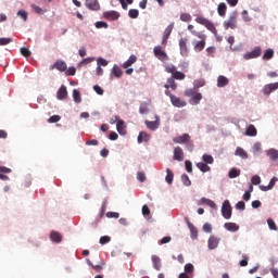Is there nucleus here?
I'll use <instances>...</instances> for the list:
<instances>
[{"instance_id":"obj_19","label":"nucleus","mask_w":278,"mask_h":278,"mask_svg":"<svg viewBox=\"0 0 278 278\" xmlns=\"http://www.w3.org/2000/svg\"><path fill=\"white\" fill-rule=\"evenodd\" d=\"M50 240L52 242H55L56 244H60V242H62V233L55 231V230H52L50 232Z\"/></svg>"},{"instance_id":"obj_10","label":"nucleus","mask_w":278,"mask_h":278,"mask_svg":"<svg viewBox=\"0 0 278 278\" xmlns=\"http://www.w3.org/2000/svg\"><path fill=\"white\" fill-rule=\"evenodd\" d=\"M170 103H172V105H174V108H186V105H188L186 100H182L181 98H179L177 96H172Z\"/></svg>"},{"instance_id":"obj_7","label":"nucleus","mask_w":278,"mask_h":278,"mask_svg":"<svg viewBox=\"0 0 278 278\" xmlns=\"http://www.w3.org/2000/svg\"><path fill=\"white\" fill-rule=\"evenodd\" d=\"M275 90H278V81L265 85L262 89V93L265 97H270V94H273V92H275Z\"/></svg>"},{"instance_id":"obj_45","label":"nucleus","mask_w":278,"mask_h":278,"mask_svg":"<svg viewBox=\"0 0 278 278\" xmlns=\"http://www.w3.org/2000/svg\"><path fill=\"white\" fill-rule=\"evenodd\" d=\"M170 34H173V24L165 28L163 37L170 38Z\"/></svg>"},{"instance_id":"obj_11","label":"nucleus","mask_w":278,"mask_h":278,"mask_svg":"<svg viewBox=\"0 0 278 278\" xmlns=\"http://www.w3.org/2000/svg\"><path fill=\"white\" fill-rule=\"evenodd\" d=\"M184 149H181V147L174 148L173 160H175L176 162H184Z\"/></svg>"},{"instance_id":"obj_46","label":"nucleus","mask_w":278,"mask_h":278,"mask_svg":"<svg viewBox=\"0 0 278 278\" xmlns=\"http://www.w3.org/2000/svg\"><path fill=\"white\" fill-rule=\"evenodd\" d=\"M251 182L253 184V186H260V184H262V178L258 175H254L251 178Z\"/></svg>"},{"instance_id":"obj_33","label":"nucleus","mask_w":278,"mask_h":278,"mask_svg":"<svg viewBox=\"0 0 278 278\" xmlns=\"http://www.w3.org/2000/svg\"><path fill=\"white\" fill-rule=\"evenodd\" d=\"M138 58L136 55H130L129 59L123 64V68H129L132 64H136Z\"/></svg>"},{"instance_id":"obj_27","label":"nucleus","mask_w":278,"mask_h":278,"mask_svg":"<svg viewBox=\"0 0 278 278\" xmlns=\"http://www.w3.org/2000/svg\"><path fill=\"white\" fill-rule=\"evenodd\" d=\"M201 99H203V94L194 93V96L190 99L189 103L191 105H199L201 103Z\"/></svg>"},{"instance_id":"obj_1","label":"nucleus","mask_w":278,"mask_h":278,"mask_svg":"<svg viewBox=\"0 0 278 278\" xmlns=\"http://www.w3.org/2000/svg\"><path fill=\"white\" fill-rule=\"evenodd\" d=\"M194 35H195V38H199L200 40L192 41L193 50L195 51V53H201V51H203V49H205L207 36L203 33L202 34L194 33Z\"/></svg>"},{"instance_id":"obj_49","label":"nucleus","mask_w":278,"mask_h":278,"mask_svg":"<svg viewBox=\"0 0 278 278\" xmlns=\"http://www.w3.org/2000/svg\"><path fill=\"white\" fill-rule=\"evenodd\" d=\"M10 42H12V38H0V47H5V45H10Z\"/></svg>"},{"instance_id":"obj_43","label":"nucleus","mask_w":278,"mask_h":278,"mask_svg":"<svg viewBox=\"0 0 278 278\" xmlns=\"http://www.w3.org/2000/svg\"><path fill=\"white\" fill-rule=\"evenodd\" d=\"M267 225L269 229H271V231H277V224L275 223V220H273V218L267 219Z\"/></svg>"},{"instance_id":"obj_41","label":"nucleus","mask_w":278,"mask_h":278,"mask_svg":"<svg viewBox=\"0 0 278 278\" xmlns=\"http://www.w3.org/2000/svg\"><path fill=\"white\" fill-rule=\"evenodd\" d=\"M128 16L129 18H138V16H140V11H138V9H130L128 11Z\"/></svg>"},{"instance_id":"obj_39","label":"nucleus","mask_w":278,"mask_h":278,"mask_svg":"<svg viewBox=\"0 0 278 278\" xmlns=\"http://www.w3.org/2000/svg\"><path fill=\"white\" fill-rule=\"evenodd\" d=\"M202 160L204 164H214V156L210 155V154H203L202 155Z\"/></svg>"},{"instance_id":"obj_61","label":"nucleus","mask_w":278,"mask_h":278,"mask_svg":"<svg viewBox=\"0 0 278 278\" xmlns=\"http://www.w3.org/2000/svg\"><path fill=\"white\" fill-rule=\"evenodd\" d=\"M185 167H186L187 173H192V162L186 161Z\"/></svg>"},{"instance_id":"obj_50","label":"nucleus","mask_w":278,"mask_h":278,"mask_svg":"<svg viewBox=\"0 0 278 278\" xmlns=\"http://www.w3.org/2000/svg\"><path fill=\"white\" fill-rule=\"evenodd\" d=\"M191 18H192V17H191L190 14H188V13H181V14H180V21H184V23L190 22Z\"/></svg>"},{"instance_id":"obj_21","label":"nucleus","mask_w":278,"mask_h":278,"mask_svg":"<svg viewBox=\"0 0 278 278\" xmlns=\"http://www.w3.org/2000/svg\"><path fill=\"white\" fill-rule=\"evenodd\" d=\"M151 260H152V264H153V267L155 268V270H161L162 260L160 258V256L152 255Z\"/></svg>"},{"instance_id":"obj_16","label":"nucleus","mask_w":278,"mask_h":278,"mask_svg":"<svg viewBox=\"0 0 278 278\" xmlns=\"http://www.w3.org/2000/svg\"><path fill=\"white\" fill-rule=\"evenodd\" d=\"M185 220H186V223L188 225V228L190 230L191 238L193 240H195V238H198L199 230H197V227H194L193 224L190 223V219H188V217H186Z\"/></svg>"},{"instance_id":"obj_54","label":"nucleus","mask_w":278,"mask_h":278,"mask_svg":"<svg viewBox=\"0 0 278 278\" xmlns=\"http://www.w3.org/2000/svg\"><path fill=\"white\" fill-rule=\"evenodd\" d=\"M77 73V70L75 67H68V70L65 71V75L73 77Z\"/></svg>"},{"instance_id":"obj_6","label":"nucleus","mask_w":278,"mask_h":278,"mask_svg":"<svg viewBox=\"0 0 278 278\" xmlns=\"http://www.w3.org/2000/svg\"><path fill=\"white\" fill-rule=\"evenodd\" d=\"M231 203H229V200H226L222 205V216L226 218V220H229L231 218Z\"/></svg>"},{"instance_id":"obj_29","label":"nucleus","mask_w":278,"mask_h":278,"mask_svg":"<svg viewBox=\"0 0 278 278\" xmlns=\"http://www.w3.org/2000/svg\"><path fill=\"white\" fill-rule=\"evenodd\" d=\"M164 88H166V90L169 88L172 90H177V83H175L174 78H167V84L164 85Z\"/></svg>"},{"instance_id":"obj_57","label":"nucleus","mask_w":278,"mask_h":278,"mask_svg":"<svg viewBox=\"0 0 278 278\" xmlns=\"http://www.w3.org/2000/svg\"><path fill=\"white\" fill-rule=\"evenodd\" d=\"M194 271V265L188 263L185 265V273H193Z\"/></svg>"},{"instance_id":"obj_25","label":"nucleus","mask_w":278,"mask_h":278,"mask_svg":"<svg viewBox=\"0 0 278 278\" xmlns=\"http://www.w3.org/2000/svg\"><path fill=\"white\" fill-rule=\"evenodd\" d=\"M235 155H238L239 157H241V160H249V153H247V151H244V149L240 147L236 149Z\"/></svg>"},{"instance_id":"obj_13","label":"nucleus","mask_w":278,"mask_h":278,"mask_svg":"<svg viewBox=\"0 0 278 278\" xmlns=\"http://www.w3.org/2000/svg\"><path fill=\"white\" fill-rule=\"evenodd\" d=\"M154 122L146 121L144 124L150 131H155L160 127V117L156 116Z\"/></svg>"},{"instance_id":"obj_2","label":"nucleus","mask_w":278,"mask_h":278,"mask_svg":"<svg viewBox=\"0 0 278 278\" xmlns=\"http://www.w3.org/2000/svg\"><path fill=\"white\" fill-rule=\"evenodd\" d=\"M195 23H199V25H203L204 27H206V29L214 34V36H218V30L216 29V26H214V23H212V21L205 18L204 16H197Z\"/></svg>"},{"instance_id":"obj_9","label":"nucleus","mask_w":278,"mask_h":278,"mask_svg":"<svg viewBox=\"0 0 278 278\" xmlns=\"http://www.w3.org/2000/svg\"><path fill=\"white\" fill-rule=\"evenodd\" d=\"M173 142H175V144H187L190 142V136L188 134H182L181 136L174 137Z\"/></svg>"},{"instance_id":"obj_38","label":"nucleus","mask_w":278,"mask_h":278,"mask_svg":"<svg viewBox=\"0 0 278 278\" xmlns=\"http://www.w3.org/2000/svg\"><path fill=\"white\" fill-rule=\"evenodd\" d=\"M73 100L75 103H81V93L79 92V90H73Z\"/></svg>"},{"instance_id":"obj_52","label":"nucleus","mask_w":278,"mask_h":278,"mask_svg":"<svg viewBox=\"0 0 278 278\" xmlns=\"http://www.w3.org/2000/svg\"><path fill=\"white\" fill-rule=\"evenodd\" d=\"M21 53L24 55V58H29L31 55V51L28 50V48H21Z\"/></svg>"},{"instance_id":"obj_40","label":"nucleus","mask_w":278,"mask_h":278,"mask_svg":"<svg viewBox=\"0 0 278 278\" xmlns=\"http://www.w3.org/2000/svg\"><path fill=\"white\" fill-rule=\"evenodd\" d=\"M228 177L230 179H236V177H240V169L238 168H231L229 174H228Z\"/></svg>"},{"instance_id":"obj_3","label":"nucleus","mask_w":278,"mask_h":278,"mask_svg":"<svg viewBox=\"0 0 278 278\" xmlns=\"http://www.w3.org/2000/svg\"><path fill=\"white\" fill-rule=\"evenodd\" d=\"M236 27H238V11L231 12L228 21L224 22L225 29H236Z\"/></svg>"},{"instance_id":"obj_30","label":"nucleus","mask_w":278,"mask_h":278,"mask_svg":"<svg viewBox=\"0 0 278 278\" xmlns=\"http://www.w3.org/2000/svg\"><path fill=\"white\" fill-rule=\"evenodd\" d=\"M149 140H150L149 134L144 131L139 132V136H138L139 144H142V142H149Z\"/></svg>"},{"instance_id":"obj_37","label":"nucleus","mask_w":278,"mask_h":278,"mask_svg":"<svg viewBox=\"0 0 278 278\" xmlns=\"http://www.w3.org/2000/svg\"><path fill=\"white\" fill-rule=\"evenodd\" d=\"M172 79H177L179 81L186 79V74L184 72L176 71L174 75H172Z\"/></svg>"},{"instance_id":"obj_63","label":"nucleus","mask_w":278,"mask_h":278,"mask_svg":"<svg viewBox=\"0 0 278 278\" xmlns=\"http://www.w3.org/2000/svg\"><path fill=\"white\" fill-rule=\"evenodd\" d=\"M17 16H21V18H23V21H27V12L26 11L20 10L17 12Z\"/></svg>"},{"instance_id":"obj_58","label":"nucleus","mask_w":278,"mask_h":278,"mask_svg":"<svg viewBox=\"0 0 278 278\" xmlns=\"http://www.w3.org/2000/svg\"><path fill=\"white\" fill-rule=\"evenodd\" d=\"M203 231H205L206 233H212V224L205 223L203 225Z\"/></svg>"},{"instance_id":"obj_48","label":"nucleus","mask_w":278,"mask_h":278,"mask_svg":"<svg viewBox=\"0 0 278 278\" xmlns=\"http://www.w3.org/2000/svg\"><path fill=\"white\" fill-rule=\"evenodd\" d=\"M62 121V117L60 115H52L49 117L48 123H60Z\"/></svg>"},{"instance_id":"obj_44","label":"nucleus","mask_w":278,"mask_h":278,"mask_svg":"<svg viewBox=\"0 0 278 278\" xmlns=\"http://www.w3.org/2000/svg\"><path fill=\"white\" fill-rule=\"evenodd\" d=\"M181 181L184 186H192V181H190V177H188V175L186 174L181 176Z\"/></svg>"},{"instance_id":"obj_20","label":"nucleus","mask_w":278,"mask_h":278,"mask_svg":"<svg viewBox=\"0 0 278 278\" xmlns=\"http://www.w3.org/2000/svg\"><path fill=\"white\" fill-rule=\"evenodd\" d=\"M217 14H219L223 18L227 16V4L225 2H220L217 7Z\"/></svg>"},{"instance_id":"obj_24","label":"nucleus","mask_w":278,"mask_h":278,"mask_svg":"<svg viewBox=\"0 0 278 278\" xmlns=\"http://www.w3.org/2000/svg\"><path fill=\"white\" fill-rule=\"evenodd\" d=\"M199 205H207L208 207H212L213 210H216V203H214V201H212L207 198H202L200 200Z\"/></svg>"},{"instance_id":"obj_22","label":"nucleus","mask_w":278,"mask_h":278,"mask_svg":"<svg viewBox=\"0 0 278 278\" xmlns=\"http://www.w3.org/2000/svg\"><path fill=\"white\" fill-rule=\"evenodd\" d=\"M220 242V240H218V238L216 237H211L208 239V249L211 251H214V249H217L218 248V243Z\"/></svg>"},{"instance_id":"obj_26","label":"nucleus","mask_w":278,"mask_h":278,"mask_svg":"<svg viewBox=\"0 0 278 278\" xmlns=\"http://www.w3.org/2000/svg\"><path fill=\"white\" fill-rule=\"evenodd\" d=\"M229 84V78L225 76H218L217 78V87L218 88H225V86H228Z\"/></svg>"},{"instance_id":"obj_60","label":"nucleus","mask_w":278,"mask_h":278,"mask_svg":"<svg viewBox=\"0 0 278 278\" xmlns=\"http://www.w3.org/2000/svg\"><path fill=\"white\" fill-rule=\"evenodd\" d=\"M245 207H247V204H245L243 201H239V202L236 204V208H237V210L244 211Z\"/></svg>"},{"instance_id":"obj_59","label":"nucleus","mask_w":278,"mask_h":278,"mask_svg":"<svg viewBox=\"0 0 278 278\" xmlns=\"http://www.w3.org/2000/svg\"><path fill=\"white\" fill-rule=\"evenodd\" d=\"M121 214L116 212H108L106 213V218H119Z\"/></svg>"},{"instance_id":"obj_31","label":"nucleus","mask_w":278,"mask_h":278,"mask_svg":"<svg viewBox=\"0 0 278 278\" xmlns=\"http://www.w3.org/2000/svg\"><path fill=\"white\" fill-rule=\"evenodd\" d=\"M224 227L227 229V231H238L240 229V226H238L236 223H226Z\"/></svg>"},{"instance_id":"obj_51","label":"nucleus","mask_w":278,"mask_h":278,"mask_svg":"<svg viewBox=\"0 0 278 278\" xmlns=\"http://www.w3.org/2000/svg\"><path fill=\"white\" fill-rule=\"evenodd\" d=\"M166 73H170V75H174V73L177 71V67L175 65H167L165 67Z\"/></svg>"},{"instance_id":"obj_42","label":"nucleus","mask_w":278,"mask_h":278,"mask_svg":"<svg viewBox=\"0 0 278 278\" xmlns=\"http://www.w3.org/2000/svg\"><path fill=\"white\" fill-rule=\"evenodd\" d=\"M113 75L114 77H123V70L118 67V65L113 66Z\"/></svg>"},{"instance_id":"obj_35","label":"nucleus","mask_w":278,"mask_h":278,"mask_svg":"<svg viewBox=\"0 0 278 278\" xmlns=\"http://www.w3.org/2000/svg\"><path fill=\"white\" fill-rule=\"evenodd\" d=\"M275 58V51L273 49H267L263 54V60H273Z\"/></svg>"},{"instance_id":"obj_15","label":"nucleus","mask_w":278,"mask_h":278,"mask_svg":"<svg viewBox=\"0 0 278 278\" xmlns=\"http://www.w3.org/2000/svg\"><path fill=\"white\" fill-rule=\"evenodd\" d=\"M51 68H56V71H60L61 73H65L67 65L66 62L62 61V60H58L54 65L51 66Z\"/></svg>"},{"instance_id":"obj_28","label":"nucleus","mask_w":278,"mask_h":278,"mask_svg":"<svg viewBox=\"0 0 278 278\" xmlns=\"http://www.w3.org/2000/svg\"><path fill=\"white\" fill-rule=\"evenodd\" d=\"M195 166L199 168V170H201V173H210V170H212L207 163L200 162L197 163Z\"/></svg>"},{"instance_id":"obj_18","label":"nucleus","mask_w":278,"mask_h":278,"mask_svg":"<svg viewBox=\"0 0 278 278\" xmlns=\"http://www.w3.org/2000/svg\"><path fill=\"white\" fill-rule=\"evenodd\" d=\"M85 5L88 10H99L100 8L99 0H86Z\"/></svg>"},{"instance_id":"obj_12","label":"nucleus","mask_w":278,"mask_h":278,"mask_svg":"<svg viewBox=\"0 0 278 278\" xmlns=\"http://www.w3.org/2000/svg\"><path fill=\"white\" fill-rule=\"evenodd\" d=\"M103 16L106 21H118V18H121V13L116 11H108L103 13Z\"/></svg>"},{"instance_id":"obj_34","label":"nucleus","mask_w":278,"mask_h":278,"mask_svg":"<svg viewBox=\"0 0 278 278\" xmlns=\"http://www.w3.org/2000/svg\"><path fill=\"white\" fill-rule=\"evenodd\" d=\"M88 265L91 266V268H93L96 273H101V270H103V266L105 265V262H101L100 265H94L92 264V262L88 261Z\"/></svg>"},{"instance_id":"obj_5","label":"nucleus","mask_w":278,"mask_h":278,"mask_svg":"<svg viewBox=\"0 0 278 278\" xmlns=\"http://www.w3.org/2000/svg\"><path fill=\"white\" fill-rule=\"evenodd\" d=\"M153 53L155 58H157V60H160L161 62H166L168 60V54L166 53V51H164V49H162V46H155L153 49Z\"/></svg>"},{"instance_id":"obj_64","label":"nucleus","mask_w":278,"mask_h":278,"mask_svg":"<svg viewBox=\"0 0 278 278\" xmlns=\"http://www.w3.org/2000/svg\"><path fill=\"white\" fill-rule=\"evenodd\" d=\"M93 90H94V92H97V94H103V92H104V90H103V88H101V86H99V85H96V86H93Z\"/></svg>"},{"instance_id":"obj_23","label":"nucleus","mask_w":278,"mask_h":278,"mask_svg":"<svg viewBox=\"0 0 278 278\" xmlns=\"http://www.w3.org/2000/svg\"><path fill=\"white\" fill-rule=\"evenodd\" d=\"M266 155L269 157V160L276 162V160H278V150L271 148L266 151Z\"/></svg>"},{"instance_id":"obj_62","label":"nucleus","mask_w":278,"mask_h":278,"mask_svg":"<svg viewBox=\"0 0 278 278\" xmlns=\"http://www.w3.org/2000/svg\"><path fill=\"white\" fill-rule=\"evenodd\" d=\"M98 66H108V60L103 59V58H99L98 59Z\"/></svg>"},{"instance_id":"obj_32","label":"nucleus","mask_w":278,"mask_h":278,"mask_svg":"<svg viewBox=\"0 0 278 278\" xmlns=\"http://www.w3.org/2000/svg\"><path fill=\"white\" fill-rule=\"evenodd\" d=\"M245 136H257V128H255L253 125H249L245 129Z\"/></svg>"},{"instance_id":"obj_56","label":"nucleus","mask_w":278,"mask_h":278,"mask_svg":"<svg viewBox=\"0 0 278 278\" xmlns=\"http://www.w3.org/2000/svg\"><path fill=\"white\" fill-rule=\"evenodd\" d=\"M206 52H207V55L210 56V58H214V53H216V47H208L207 49H206Z\"/></svg>"},{"instance_id":"obj_47","label":"nucleus","mask_w":278,"mask_h":278,"mask_svg":"<svg viewBox=\"0 0 278 278\" xmlns=\"http://www.w3.org/2000/svg\"><path fill=\"white\" fill-rule=\"evenodd\" d=\"M112 238L110 236H103L100 238L99 243L100 244H108L109 242H111Z\"/></svg>"},{"instance_id":"obj_53","label":"nucleus","mask_w":278,"mask_h":278,"mask_svg":"<svg viewBox=\"0 0 278 278\" xmlns=\"http://www.w3.org/2000/svg\"><path fill=\"white\" fill-rule=\"evenodd\" d=\"M253 151H254V153H262V143H260V142L254 143Z\"/></svg>"},{"instance_id":"obj_36","label":"nucleus","mask_w":278,"mask_h":278,"mask_svg":"<svg viewBox=\"0 0 278 278\" xmlns=\"http://www.w3.org/2000/svg\"><path fill=\"white\" fill-rule=\"evenodd\" d=\"M166 173L167 174L165 177V181L170 185V184H173V179H175V174L169 168L166 169Z\"/></svg>"},{"instance_id":"obj_14","label":"nucleus","mask_w":278,"mask_h":278,"mask_svg":"<svg viewBox=\"0 0 278 278\" xmlns=\"http://www.w3.org/2000/svg\"><path fill=\"white\" fill-rule=\"evenodd\" d=\"M66 97H68V91L66 90V86L62 85L56 92V99L64 101Z\"/></svg>"},{"instance_id":"obj_55","label":"nucleus","mask_w":278,"mask_h":278,"mask_svg":"<svg viewBox=\"0 0 278 278\" xmlns=\"http://www.w3.org/2000/svg\"><path fill=\"white\" fill-rule=\"evenodd\" d=\"M97 29H108V23L105 22H97L96 23Z\"/></svg>"},{"instance_id":"obj_4","label":"nucleus","mask_w":278,"mask_h":278,"mask_svg":"<svg viewBox=\"0 0 278 278\" xmlns=\"http://www.w3.org/2000/svg\"><path fill=\"white\" fill-rule=\"evenodd\" d=\"M178 45L180 49V55H182V58H188V55H190V48H188V38H180Z\"/></svg>"},{"instance_id":"obj_17","label":"nucleus","mask_w":278,"mask_h":278,"mask_svg":"<svg viewBox=\"0 0 278 278\" xmlns=\"http://www.w3.org/2000/svg\"><path fill=\"white\" fill-rule=\"evenodd\" d=\"M116 129L121 136H125V134H127V125H125L123 119L117 122Z\"/></svg>"},{"instance_id":"obj_8","label":"nucleus","mask_w":278,"mask_h":278,"mask_svg":"<svg viewBox=\"0 0 278 278\" xmlns=\"http://www.w3.org/2000/svg\"><path fill=\"white\" fill-rule=\"evenodd\" d=\"M262 55V48L255 47L252 51L245 53L243 55L244 60H255V58H260Z\"/></svg>"}]
</instances>
